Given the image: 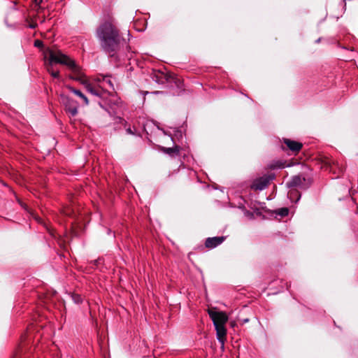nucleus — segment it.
Returning <instances> with one entry per match:
<instances>
[{"instance_id":"b1692460","label":"nucleus","mask_w":358,"mask_h":358,"mask_svg":"<svg viewBox=\"0 0 358 358\" xmlns=\"http://www.w3.org/2000/svg\"><path fill=\"white\" fill-rule=\"evenodd\" d=\"M248 322H249V319L248 318L243 319V321H242L243 324L247 323Z\"/></svg>"},{"instance_id":"aec40b11","label":"nucleus","mask_w":358,"mask_h":358,"mask_svg":"<svg viewBox=\"0 0 358 358\" xmlns=\"http://www.w3.org/2000/svg\"><path fill=\"white\" fill-rule=\"evenodd\" d=\"M126 132L129 135H136L135 130H133L130 127L126 129Z\"/></svg>"},{"instance_id":"9b49d317","label":"nucleus","mask_w":358,"mask_h":358,"mask_svg":"<svg viewBox=\"0 0 358 358\" xmlns=\"http://www.w3.org/2000/svg\"><path fill=\"white\" fill-rule=\"evenodd\" d=\"M180 150L179 145H175L173 148H162V150L164 153L168 154L171 156L178 155Z\"/></svg>"},{"instance_id":"412c9836","label":"nucleus","mask_w":358,"mask_h":358,"mask_svg":"<svg viewBox=\"0 0 358 358\" xmlns=\"http://www.w3.org/2000/svg\"><path fill=\"white\" fill-rule=\"evenodd\" d=\"M52 66L49 65L48 64V66L47 67V71L50 74V72H55L52 69Z\"/></svg>"},{"instance_id":"9d476101","label":"nucleus","mask_w":358,"mask_h":358,"mask_svg":"<svg viewBox=\"0 0 358 358\" xmlns=\"http://www.w3.org/2000/svg\"><path fill=\"white\" fill-rule=\"evenodd\" d=\"M283 142L293 152H299L303 147L301 143L289 138H283Z\"/></svg>"},{"instance_id":"f257e3e1","label":"nucleus","mask_w":358,"mask_h":358,"mask_svg":"<svg viewBox=\"0 0 358 358\" xmlns=\"http://www.w3.org/2000/svg\"><path fill=\"white\" fill-rule=\"evenodd\" d=\"M96 36L102 50L110 57L116 55L120 45L124 41L120 29L112 22L106 21L96 31Z\"/></svg>"},{"instance_id":"7ed1b4c3","label":"nucleus","mask_w":358,"mask_h":358,"mask_svg":"<svg viewBox=\"0 0 358 358\" xmlns=\"http://www.w3.org/2000/svg\"><path fill=\"white\" fill-rule=\"evenodd\" d=\"M151 78L158 84H164L166 82L171 83L173 81L178 89L181 90L182 88V83L179 78L167 76L160 71H154L151 74Z\"/></svg>"},{"instance_id":"0eeeda50","label":"nucleus","mask_w":358,"mask_h":358,"mask_svg":"<svg viewBox=\"0 0 358 358\" xmlns=\"http://www.w3.org/2000/svg\"><path fill=\"white\" fill-rule=\"evenodd\" d=\"M305 181H306V178L304 177H301L299 175L294 176L291 178L290 180H289L286 183V186L288 188L299 187L300 188L306 189H307V187L303 186V182H305Z\"/></svg>"},{"instance_id":"f03ea898","label":"nucleus","mask_w":358,"mask_h":358,"mask_svg":"<svg viewBox=\"0 0 358 358\" xmlns=\"http://www.w3.org/2000/svg\"><path fill=\"white\" fill-rule=\"evenodd\" d=\"M46 53L49 55V65L52 66L54 63L65 65L75 74V76H69L71 79L78 81L82 80L84 75L81 72L80 66L73 59L64 54L60 50H53L48 48L46 49Z\"/></svg>"},{"instance_id":"ddd939ff","label":"nucleus","mask_w":358,"mask_h":358,"mask_svg":"<svg viewBox=\"0 0 358 358\" xmlns=\"http://www.w3.org/2000/svg\"><path fill=\"white\" fill-rule=\"evenodd\" d=\"M87 90L91 94H92L95 96L102 97V96H103V93L99 89L95 88V87H92L91 85H88L87 86Z\"/></svg>"},{"instance_id":"4468645a","label":"nucleus","mask_w":358,"mask_h":358,"mask_svg":"<svg viewBox=\"0 0 358 358\" xmlns=\"http://www.w3.org/2000/svg\"><path fill=\"white\" fill-rule=\"evenodd\" d=\"M69 90L76 95L80 97L86 105H88L89 101L87 97L79 90L74 89L72 87H69Z\"/></svg>"},{"instance_id":"a211bd4d","label":"nucleus","mask_w":358,"mask_h":358,"mask_svg":"<svg viewBox=\"0 0 358 358\" xmlns=\"http://www.w3.org/2000/svg\"><path fill=\"white\" fill-rule=\"evenodd\" d=\"M34 45L36 48H42L43 47V42L37 39L34 41Z\"/></svg>"},{"instance_id":"5701e85b","label":"nucleus","mask_w":358,"mask_h":358,"mask_svg":"<svg viewBox=\"0 0 358 358\" xmlns=\"http://www.w3.org/2000/svg\"><path fill=\"white\" fill-rule=\"evenodd\" d=\"M36 24H29V27L30 29H35V28H36Z\"/></svg>"},{"instance_id":"4be33fe9","label":"nucleus","mask_w":358,"mask_h":358,"mask_svg":"<svg viewBox=\"0 0 358 358\" xmlns=\"http://www.w3.org/2000/svg\"><path fill=\"white\" fill-rule=\"evenodd\" d=\"M152 93L154 94H163L164 92H162V91H155V92H153Z\"/></svg>"},{"instance_id":"423d86ee","label":"nucleus","mask_w":358,"mask_h":358,"mask_svg":"<svg viewBox=\"0 0 358 358\" xmlns=\"http://www.w3.org/2000/svg\"><path fill=\"white\" fill-rule=\"evenodd\" d=\"M271 179L272 178L268 176H264L259 178H257L253 181L252 184L251 185V189L259 191L264 190L268 187Z\"/></svg>"},{"instance_id":"f8f14e48","label":"nucleus","mask_w":358,"mask_h":358,"mask_svg":"<svg viewBox=\"0 0 358 358\" xmlns=\"http://www.w3.org/2000/svg\"><path fill=\"white\" fill-rule=\"evenodd\" d=\"M98 80L99 81L102 80L104 86H105V84H106L110 87V88L113 91L115 90L114 85H113V81L111 80V76L110 75H101L100 78H99Z\"/></svg>"},{"instance_id":"6e6552de","label":"nucleus","mask_w":358,"mask_h":358,"mask_svg":"<svg viewBox=\"0 0 358 358\" xmlns=\"http://www.w3.org/2000/svg\"><path fill=\"white\" fill-rule=\"evenodd\" d=\"M226 239V236H214L208 237L205 241V246L208 248H215L221 245Z\"/></svg>"},{"instance_id":"20e7f679","label":"nucleus","mask_w":358,"mask_h":358,"mask_svg":"<svg viewBox=\"0 0 358 358\" xmlns=\"http://www.w3.org/2000/svg\"><path fill=\"white\" fill-rule=\"evenodd\" d=\"M62 99L65 111L69 114V117H75L78 113V103L73 99L65 95L62 96Z\"/></svg>"},{"instance_id":"39448f33","label":"nucleus","mask_w":358,"mask_h":358,"mask_svg":"<svg viewBox=\"0 0 358 358\" xmlns=\"http://www.w3.org/2000/svg\"><path fill=\"white\" fill-rule=\"evenodd\" d=\"M208 315L213 321L214 327H215V324L225 326V324L228 320V316L224 312L209 310Z\"/></svg>"},{"instance_id":"f3484780","label":"nucleus","mask_w":358,"mask_h":358,"mask_svg":"<svg viewBox=\"0 0 358 358\" xmlns=\"http://www.w3.org/2000/svg\"><path fill=\"white\" fill-rule=\"evenodd\" d=\"M289 195H290V199H292V196H297V199L296 200V203L298 202L301 198V194L298 192V191H291L290 193H289Z\"/></svg>"},{"instance_id":"a878e982","label":"nucleus","mask_w":358,"mask_h":358,"mask_svg":"<svg viewBox=\"0 0 358 358\" xmlns=\"http://www.w3.org/2000/svg\"><path fill=\"white\" fill-rule=\"evenodd\" d=\"M289 287H290V285H288L287 282H286V289H289Z\"/></svg>"},{"instance_id":"bb28decb","label":"nucleus","mask_w":358,"mask_h":358,"mask_svg":"<svg viewBox=\"0 0 358 358\" xmlns=\"http://www.w3.org/2000/svg\"><path fill=\"white\" fill-rule=\"evenodd\" d=\"M320 40H321V38H319L318 39H317V40H316V41H315V42H316V43H319V42L320 41Z\"/></svg>"},{"instance_id":"1a4fd4ad","label":"nucleus","mask_w":358,"mask_h":358,"mask_svg":"<svg viewBox=\"0 0 358 358\" xmlns=\"http://www.w3.org/2000/svg\"><path fill=\"white\" fill-rule=\"evenodd\" d=\"M216 331L217 340L222 345V348H224L225 337L227 335V329L225 326H220L218 324H215V327Z\"/></svg>"},{"instance_id":"dca6fc26","label":"nucleus","mask_w":358,"mask_h":358,"mask_svg":"<svg viewBox=\"0 0 358 358\" xmlns=\"http://www.w3.org/2000/svg\"><path fill=\"white\" fill-rule=\"evenodd\" d=\"M71 296L73 302L76 304H80L83 302V298L80 294H72Z\"/></svg>"},{"instance_id":"2eb2a0df","label":"nucleus","mask_w":358,"mask_h":358,"mask_svg":"<svg viewBox=\"0 0 358 358\" xmlns=\"http://www.w3.org/2000/svg\"><path fill=\"white\" fill-rule=\"evenodd\" d=\"M275 213L282 217L287 216L289 213V209L287 208H281L275 210Z\"/></svg>"},{"instance_id":"393cba45","label":"nucleus","mask_w":358,"mask_h":358,"mask_svg":"<svg viewBox=\"0 0 358 358\" xmlns=\"http://www.w3.org/2000/svg\"><path fill=\"white\" fill-rule=\"evenodd\" d=\"M35 1L37 5H39L42 2V0H35Z\"/></svg>"},{"instance_id":"cd10ccee","label":"nucleus","mask_w":358,"mask_h":358,"mask_svg":"<svg viewBox=\"0 0 358 358\" xmlns=\"http://www.w3.org/2000/svg\"><path fill=\"white\" fill-rule=\"evenodd\" d=\"M177 132L178 133V134H179V136H182V133H181V131H177Z\"/></svg>"},{"instance_id":"6ab92c4d","label":"nucleus","mask_w":358,"mask_h":358,"mask_svg":"<svg viewBox=\"0 0 358 358\" xmlns=\"http://www.w3.org/2000/svg\"><path fill=\"white\" fill-rule=\"evenodd\" d=\"M50 75L54 78L59 79L60 78V75H59V71H55V72H50Z\"/></svg>"}]
</instances>
